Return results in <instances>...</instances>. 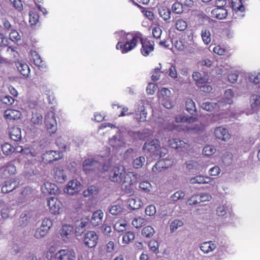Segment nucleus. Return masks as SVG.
I'll return each instance as SVG.
<instances>
[{
	"instance_id": "4c0bfd02",
	"label": "nucleus",
	"mask_w": 260,
	"mask_h": 260,
	"mask_svg": "<svg viewBox=\"0 0 260 260\" xmlns=\"http://www.w3.org/2000/svg\"><path fill=\"white\" fill-rule=\"evenodd\" d=\"M155 231L151 226H147L144 228L142 231V235L146 238H150L153 236Z\"/></svg>"
},
{
	"instance_id": "5701e85b",
	"label": "nucleus",
	"mask_w": 260,
	"mask_h": 260,
	"mask_svg": "<svg viewBox=\"0 0 260 260\" xmlns=\"http://www.w3.org/2000/svg\"><path fill=\"white\" fill-rule=\"evenodd\" d=\"M212 16L218 19H222L228 15L227 10L225 8H215L211 12Z\"/></svg>"
},
{
	"instance_id": "f704fd0d",
	"label": "nucleus",
	"mask_w": 260,
	"mask_h": 260,
	"mask_svg": "<svg viewBox=\"0 0 260 260\" xmlns=\"http://www.w3.org/2000/svg\"><path fill=\"white\" fill-rule=\"evenodd\" d=\"M225 98L223 99V101L220 102L221 104L223 103L231 105L233 103L232 100V98L234 96V93L232 89H229L225 90L224 93Z\"/></svg>"
},
{
	"instance_id": "f3484780",
	"label": "nucleus",
	"mask_w": 260,
	"mask_h": 260,
	"mask_svg": "<svg viewBox=\"0 0 260 260\" xmlns=\"http://www.w3.org/2000/svg\"><path fill=\"white\" fill-rule=\"evenodd\" d=\"M62 157L61 154L56 151H47L43 155L42 158L46 162H50L58 159Z\"/></svg>"
},
{
	"instance_id": "7c9ffc66",
	"label": "nucleus",
	"mask_w": 260,
	"mask_h": 260,
	"mask_svg": "<svg viewBox=\"0 0 260 260\" xmlns=\"http://www.w3.org/2000/svg\"><path fill=\"white\" fill-rule=\"evenodd\" d=\"M127 205L132 210L138 209L141 207V201L139 198H130L127 201Z\"/></svg>"
},
{
	"instance_id": "aec40b11",
	"label": "nucleus",
	"mask_w": 260,
	"mask_h": 260,
	"mask_svg": "<svg viewBox=\"0 0 260 260\" xmlns=\"http://www.w3.org/2000/svg\"><path fill=\"white\" fill-rule=\"evenodd\" d=\"M21 115L19 111L13 109H7L4 113V117L6 119L14 120L18 119Z\"/></svg>"
},
{
	"instance_id": "bf43d9fd",
	"label": "nucleus",
	"mask_w": 260,
	"mask_h": 260,
	"mask_svg": "<svg viewBox=\"0 0 260 260\" xmlns=\"http://www.w3.org/2000/svg\"><path fill=\"white\" fill-rule=\"evenodd\" d=\"M149 249L155 253H157L159 252L158 250V243L155 241L152 240L149 242Z\"/></svg>"
},
{
	"instance_id": "9b49d317",
	"label": "nucleus",
	"mask_w": 260,
	"mask_h": 260,
	"mask_svg": "<svg viewBox=\"0 0 260 260\" xmlns=\"http://www.w3.org/2000/svg\"><path fill=\"white\" fill-rule=\"evenodd\" d=\"M168 145L174 149H180L181 151H187L190 149V145L178 139H171L168 141Z\"/></svg>"
},
{
	"instance_id": "412c9836",
	"label": "nucleus",
	"mask_w": 260,
	"mask_h": 260,
	"mask_svg": "<svg viewBox=\"0 0 260 260\" xmlns=\"http://www.w3.org/2000/svg\"><path fill=\"white\" fill-rule=\"evenodd\" d=\"M158 13L160 17L166 22H169L171 19V12L166 7H160L158 8Z\"/></svg>"
},
{
	"instance_id": "0eeeda50",
	"label": "nucleus",
	"mask_w": 260,
	"mask_h": 260,
	"mask_svg": "<svg viewBox=\"0 0 260 260\" xmlns=\"http://www.w3.org/2000/svg\"><path fill=\"white\" fill-rule=\"evenodd\" d=\"M81 189V183L75 179L69 181L67 186L64 188L63 191L69 195H74L80 191Z\"/></svg>"
},
{
	"instance_id": "69168bd1",
	"label": "nucleus",
	"mask_w": 260,
	"mask_h": 260,
	"mask_svg": "<svg viewBox=\"0 0 260 260\" xmlns=\"http://www.w3.org/2000/svg\"><path fill=\"white\" fill-rule=\"evenodd\" d=\"M152 34L153 38L158 39L161 37L162 30L159 26H154L152 28Z\"/></svg>"
},
{
	"instance_id": "37998d69",
	"label": "nucleus",
	"mask_w": 260,
	"mask_h": 260,
	"mask_svg": "<svg viewBox=\"0 0 260 260\" xmlns=\"http://www.w3.org/2000/svg\"><path fill=\"white\" fill-rule=\"evenodd\" d=\"M175 26L177 30L179 31H183L186 28L187 24V22L185 20L182 19H179L176 20Z\"/></svg>"
},
{
	"instance_id": "1a4fd4ad",
	"label": "nucleus",
	"mask_w": 260,
	"mask_h": 260,
	"mask_svg": "<svg viewBox=\"0 0 260 260\" xmlns=\"http://www.w3.org/2000/svg\"><path fill=\"white\" fill-rule=\"evenodd\" d=\"M76 253L70 249H61L55 254V260H75Z\"/></svg>"
},
{
	"instance_id": "0e129e2a",
	"label": "nucleus",
	"mask_w": 260,
	"mask_h": 260,
	"mask_svg": "<svg viewBox=\"0 0 260 260\" xmlns=\"http://www.w3.org/2000/svg\"><path fill=\"white\" fill-rule=\"evenodd\" d=\"M97 192V188L95 186H91L87 189L83 191V196L85 197H88L90 196L95 194Z\"/></svg>"
},
{
	"instance_id": "a211bd4d",
	"label": "nucleus",
	"mask_w": 260,
	"mask_h": 260,
	"mask_svg": "<svg viewBox=\"0 0 260 260\" xmlns=\"http://www.w3.org/2000/svg\"><path fill=\"white\" fill-rule=\"evenodd\" d=\"M19 183L14 179H11L6 181L2 187V191L3 193H8L12 191L18 186Z\"/></svg>"
},
{
	"instance_id": "864d4df0",
	"label": "nucleus",
	"mask_w": 260,
	"mask_h": 260,
	"mask_svg": "<svg viewBox=\"0 0 260 260\" xmlns=\"http://www.w3.org/2000/svg\"><path fill=\"white\" fill-rule=\"evenodd\" d=\"M183 225V223L181 220L176 219L173 220L170 226V231L171 232H173L176 230L179 227H181Z\"/></svg>"
},
{
	"instance_id": "338daca9",
	"label": "nucleus",
	"mask_w": 260,
	"mask_h": 260,
	"mask_svg": "<svg viewBox=\"0 0 260 260\" xmlns=\"http://www.w3.org/2000/svg\"><path fill=\"white\" fill-rule=\"evenodd\" d=\"M157 84L153 83H149L147 87L146 91L149 94H153L157 89Z\"/></svg>"
},
{
	"instance_id": "e2e57ef3",
	"label": "nucleus",
	"mask_w": 260,
	"mask_h": 260,
	"mask_svg": "<svg viewBox=\"0 0 260 260\" xmlns=\"http://www.w3.org/2000/svg\"><path fill=\"white\" fill-rule=\"evenodd\" d=\"M106 117L105 113L103 112H95L92 119L96 122H100L105 120Z\"/></svg>"
},
{
	"instance_id": "a19ab883",
	"label": "nucleus",
	"mask_w": 260,
	"mask_h": 260,
	"mask_svg": "<svg viewBox=\"0 0 260 260\" xmlns=\"http://www.w3.org/2000/svg\"><path fill=\"white\" fill-rule=\"evenodd\" d=\"M139 187L142 191L146 193H148L151 191L152 189V185L149 182L147 181H144L140 183Z\"/></svg>"
},
{
	"instance_id": "8fccbe9b",
	"label": "nucleus",
	"mask_w": 260,
	"mask_h": 260,
	"mask_svg": "<svg viewBox=\"0 0 260 260\" xmlns=\"http://www.w3.org/2000/svg\"><path fill=\"white\" fill-rule=\"evenodd\" d=\"M145 161L144 156H140L135 159L133 161V166L136 169H139L142 167Z\"/></svg>"
},
{
	"instance_id": "dca6fc26",
	"label": "nucleus",
	"mask_w": 260,
	"mask_h": 260,
	"mask_svg": "<svg viewBox=\"0 0 260 260\" xmlns=\"http://www.w3.org/2000/svg\"><path fill=\"white\" fill-rule=\"evenodd\" d=\"M58 187L54 183L45 182L41 186V190L45 194H55L58 191Z\"/></svg>"
},
{
	"instance_id": "2eb2a0df",
	"label": "nucleus",
	"mask_w": 260,
	"mask_h": 260,
	"mask_svg": "<svg viewBox=\"0 0 260 260\" xmlns=\"http://www.w3.org/2000/svg\"><path fill=\"white\" fill-rule=\"evenodd\" d=\"M214 133L216 138L222 141L228 140L231 137L228 129L221 126L215 128Z\"/></svg>"
},
{
	"instance_id": "ea45409f",
	"label": "nucleus",
	"mask_w": 260,
	"mask_h": 260,
	"mask_svg": "<svg viewBox=\"0 0 260 260\" xmlns=\"http://www.w3.org/2000/svg\"><path fill=\"white\" fill-rule=\"evenodd\" d=\"M48 233V232L47 230L40 226L36 229L34 233V237L38 239H42L45 237Z\"/></svg>"
},
{
	"instance_id": "de8ad7c7",
	"label": "nucleus",
	"mask_w": 260,
	"mask_h": 260,
	"mask_svg": "<svg viewBox=\"0 0 260 260\" xmlns=\"http://www.w3.org/2000/svg\"><path fill=\"white\" fill-rule=\"evenodd\" d=\"M216 152V149L213 146L207 145L203 150V153L206 156H211Z\"/></svg>"
},
{
	"instance_id": "f8f14e48",
	"label": "nucleus",
	"mask_w": 260,
	"mask_h": 260,
	"mask_svg": "<svg viewBox=\"0 0 260 260\" xmlns=\"http://www.w3.org/2000/svg\"><path fill=\"white\" fill-rule=\"evenodd\" d=\"M89 224V219L87 218H82L75 222L74 232L76 236H81L85 231L86 227Z\"/></svg>"
},
{
	"instance_id": "4468645a",
	"label": "nucleus",
	"mask_w": 260,
	"mask_h": 260,
	"mask_svg": "<svg viewBox=\"0 0 260 260\" xmlns=\"http://www.w3.org/2000/svg\"><path fill=\"white\" fill-rule=\"evenodd\" d=\"M173 160L170 158H165L159 160L152 167V171H160L162 169H167L173 164Z\"/></svg>"
},
{
	"instance_id": "c756f323",
	"label": "nucleus",
	"mask_w": 260,
	"mask_h": 260,
	"mask_svg": "<svg viewBox=\"0 0 260 260\" xmlns=\"http://www.w3.org/2000/svg\"><path fill=\"white\" fill-rule=\"evenodd\" d=\"M232 7L236 12H243L245 11L242 0H232Z\"/></svg>"
},
{
	"instance_id": "c03bdc74",
	"label": "nucleus",
	"mask_w": 260,
	"mask_h": 260,
	"mask_svg": "<svg viewBox=\"0 0 260 260\" xmlns=\"http://www.w3.org/2000/svg\"><path fill=\"white\" fill-rule=\"evenodd\" d=\"M251 106L253 109H258L260 108V96L253 95L251 101Z\"/></svg>"
},
{
	"instance_id": "58836bf2",
	"label": "nucleus",
	"mask_w": 260,
	"mask_h": 260,
	"mask_svg": "<svg viewBox=\"0 0 260 260\" xmlns=\"http://www.w3.org/2000/svg\"><path fill=\"white\" fill-rule=\"evenodd\" d=\"M209 196H204V194H201L200 196L196 195L193 196L191 197L190 200L192 202L193 204H198L201 202L206 201L209 198Z\"/></svg>"
},
{
	"instance_id": "ddd939ff",
	"label": "nucleus",
	"mask_w": 260,
	"mask_h": 260,
	"mask_svg": "<svg viewBox=\"0 0 260 260\" xmlns=\"http://www.w3.org/2000/svg\"><path fill=\"white\" fill-rule=\"evenodd\" d=\"M98 239L96 234L93 231H89L84 236V244L89 248L95 247Z\"/></svg>"
},
{
	"instance_id": "e433bc0d",
	"label": "nucleus",
	"mask_w": 260,
	"mask_h": 260,
	"mask_svg": "<svg viewBox=\"0 0 260 260\" xmlns=\"http://www.w3.org/2000/svg\"><path fill=\"white\" fill-rule=\"evenodd\" d=\"M31 60L33 61L34 64L37 66H41L42 60L36 51H31L30 52Z\"/></svg>"
},
{
	"instance_id": "680f3d73",
	"label": "nucleus",
	"mask_w": 260,
	"mask_h": 260,
	"mask_svg": "<svg viewBox=\"0 0 260 260\" xmlns=\"http://www.w3.org/2000/svg\"><path fill=\"white\" fill-rule=\"evenodd\" d=\"M10 39L13 42H16L20 40L21 36L15 29H11V31L9 35Z\"/></svg>"
},
{
	"instance_id": "39448f33",
	"label": "nucleus",
	"mask_w": 260,
	"mask_h": 260,
	"mask_svg": "<svg viewBox=\"0 0 260 260\" xmlns=\"http://www.w3.org/2000/svg\"><path fill=\"white\" fill-rule=\"evenodd\" d=\"M100 163L95 159L93 158H87L83 162V169L86 174H90V172L97 170H101L103 171H107L109 169V166L107 165L100 168Z\"/></svg>"
},
{
	"instance_id": "6e6d98bb",
	"label": "nucleus",
	"mask_w": 260,
	"mask_h": 260,
	"mask_svg": "<svg viewBox=\"0 0 260 260\" xmlns=\"http://www.w3.org/2000/svg\"><path fill=\"white\" fill-rule=\"evenodd\" d=\"M141 11L144 15L150 21L153 22L154 21L155 15L152 11L143 8Z\"/></svg>"
},
{
	"instance_id": "72a5a7b5",
	"label": "nucleus",
	"mask_w": 260,
	"mask_h": 260,
	"mask_svg": "<svg viewBox=\"0 0 260 260\" xmlns=\"http://www.w3.org/2000/svg\"><path fill=\"white\" fill-rule=\"evenodd\" d=\"M127 226V223L125 220H119L115 223V230L118 232H122L126 230Z\"/></svg>"
},
{
	"instance_id": "423d86ee",
	"label": "nucleus",
	"mask_w": 260,
	"mask_h": 260,
	"mask_svg": "<svg viewBox=\"0 0 260 260\" xmlns=\"http://www.w3.org/2000/svg\"><path fill=\"white\" fill-rule=\"evenodd\" d=\"M74 234V226L71 224L63 225L59 231L61 239L66 243L73 239Z\"/></svg>"
},
{
	"instance_id": "473e14b6",
	"label": "nucleus",
	"mask_w": 260,
	"mask_h": 260,
	"mask_svg": "<svg viewBox=\"0 0 260 260\" xmlns=\"http://www.w3.org/2000/svg\"><path fill=\"white\" fill-rule=\"evenodd\" d=\"M186 110L190 114H193L196 112L195 103L191 99H187L185 102Z\"/></svg>"
},
{
	"instance_id": "393cba45",
	"label": "nucleus",
	"mask_w": 260,
	"mask_h": 260,
	"mask_svg": "<svg viewBox=\"0 0 260 260\" xmlns=\"http://www.w3.org/2000/svg\"><path fill=\"white\" fill-rule=\"evenodd\" d=\"M216 245L212 241H207L202 243L200 246V249L205 253H208L213 251L216 248Z\"/></svg>"
},
{
	"instance_id": "a18cd8bd",
	"label": "nucleus",
	"mask_w": 260,
	"mask_h": 260,
	"mask_svg": "<svg viewBox=\"0 0 260 260\" xmlns=\"http://www.w3.org/2000/svg\"><path fill=\"white\" fill-rule=\"evenodd\" d=\"M135 238V234L132 232H128L122 237V243L127 244Z\"/></svg>"
},
{
	"instance_id": "5fc2aeb1",
	"label": "nucleus",
	"mask_w": 260,
	"mask_h": 260,
	"mask_svg": "<svg viewBox=\"0 0 260 260\" xmlns=\"http://www.w3.org/2000/svg\"><path fill=\"white\" fill-rule=\"evenodd\" d=\"M53 224L52 221L49 218H45L42 222L41 227L49 232Z\"/></svg>"
},
{
	"instance_id": "6e6552de",
	"label": "nucleus",
	"mask_w": 260,
	"mask_h": 260,
	"mask_svg": "<svg viewBox=\"0 0 260 260\" xmlns=\"http://www.w3.org/2000/svg\"><path fill=\"white\" fill-rule=\"evenodd\" d=\"M46 128L50 133H54L57 129V122L55 113L53 111L48 112L45 117Z\"/></svg>"
},
{
	"instance_id": "052dcab7",
	"label": "nucleus",
	"mask_w": 260,
	"mask_h": 260,
	"mask_svg": "<svg viewBox=\"0 0 260 260\" xmlns=\"http://www.w3.org/2000/svg\"><path fill=\"white\" fill-rule=\"evenodd\" d=\"M23 154L31 156H36L38 154V152L31 147H25L23 149Z\"/></svg>"
},
{
	"instance_id": "09e8293b",
	"label": "nucleus",
	"mask_w": 260,
	"mask_h": 260,
	"mask_svg": "<svg viewBox=\"0 0 260 260\" xmlns=\"http://www.w3.org/2000/svg\"><path fill=\"white\" fill-rule=\"evenodd\" d=\"M145 219L141 217H136L132 221L133 225L137 229L140 228L144 223Z\"/></svg>"
},
{
	"instance_id": "4d7b16f0",
	"label": "nucleus",
	"mask_w": 260,
	"mask_h": 260,
	"mask_svg": "<svg viewBox=\"0 0 260 260\" xmlns=\"http://www.w3.org/2000/svg\"><path fill=\"white\" fill-rule=\"evenodd\" d=\"M40 90L42 93L45 94L48 96V100L49 101V102L51 103L50 102L51 98H52V99H53V96L50 94L51 91L50 88L47 85H43L40 87Z\"/></svg>"
},
{
	"instance_id": "4be33fe9",
	"label": "nucleus",
	"mask_w": 260,
	"mask_h": 260,
	"mask_svg": "<svg viewBox=\"0 0 260 260\" xmlns=\"http://www.w3.org/2000/svg\"><path fill=\"white\" fill-rule=\"evenodd\" d=\"M16 66L19 72L24 76L28 77L30 73V69L28 66L22 62L18 61L16 62Z\"/></svg>"
},
{
	"instance_id": "f257e3e1",
	"label": "nucleus",
	"mask_w": 260,
	"mask_h": 260,
	"mask_svg": "<svg viewBox=\"0 0 260 260\" xmlns=\"http://www.w3.org/2000/svg\"><path fill=\"white\" fill-rule=\"evenodd\" d=\"M115 34L121 37L122 41H119L116 48L123 54L126 53L135 49L138 42L141 44L140 51L144 56H148L154 49V43L149 40L140 31H134L126 34L123 30L116 31Z\"/></svg>"
},
{
	"instance_id": "7ed1b4c3",
	"label": "nucleus",
	"mask_w": 260,
	"mask_h": 260,
	"mask_svg": "<svg viewBox=\"0 0 260 260\" xmlns=\"http://www.w3.org/2000/svg\"><path fill=\"white\" fill-rule=\"evenodd\" d=\"M177 122H186V125L182 129L183 131L187 132H196L202 131L205 126L198 121L197 118L192 116L179 115L176 117Z\"/></svg>"
},
{
	"instance_id": "b1692460",
	"label": "nucleus",
	"mask_w": 260,
	"mask_h": 260,
	"mask_svg": "<svg viewBox=\"0 0 260 260\" xmlns=\"http://www.w3.org/2000/svg\"><path fill=\"white\" fill-rule=\"evenodd\" d=\"M103 217V212L102 210H99L95 211L93 213L91 219L92 224L94 226L100 224L102 221Z\"/></svg>"
},
{
	"instance_id": "603ef678",
	"label": "nucleus",
	"mask_w": 260,
	"mask_h": 260,
	"mask_svg": "<svg viewBox=\"0 0 260 260\" xmlns=\"http://www.w3.org/2000/svg\"><path fill=\"white\" fill-rule=\"evenodd\" d=\"M172 11L176 14H181L183 12V5L179 2H175L172 6Z\"/></svg>"
},
{
	"instance_id": "3c124183",
	"label": "nucleus",
	"mask_w": 260,
	"mask_h": 260,
	"mask_svg": "<svg viewBox=\"0 0 260 260\" xmlns=\"http://www.w3.org/2000/svg\"><path fill=\"white\" fill-rule=\"evenodd\" d=\"M249 79L250 82L258 84L260 82V72H254L251 73L249 76Z\"/></svg>"
},
{
	"instance_id": "79ce46f5",
	"label": "nucleus",
	"mask_w": 260,
	"mask_h": 260,
	"mask_svg": "<svg viewBox=\"0 0 260 260\" xmlns=\"http://www.w3.org/2000/svg\"><path fill=\"white\" fill-rule=\"evenodd\" d=\"M43 116L42 114L38 112H32L31 122L35 124H39L42 121Z\"/></svg>"
},
{
	"instance_id": "cd10ccee",
	"label": "nucleus",
	"mask_w": 260,
	"mask_h": 260,
	"mask_svg": "<svg viewBox=\"0 0 260 260\" xmlns=\"http://www.w3.org/2000/svg\"><path fill=\"white\" fill-rule=\"evenodd\" d=\"M4 174L6 177L15 174L16 172V167L12 162H8L3 168Z\"/></svg>"
},
{
	"instance_id": "bb28decb",
	"label": "nucleus",
	"mask_w": 260,
	"mask_h": 260,
	"mask_svg": "<svg viewBox=\"0 0 260 260\" xmlns=\"http://www.w3.org/2000/svg\"><path fill=\"white\" fill-rule=\"evenodd\" d=\"M221 104H222L219 101L218 103L206 102L202 104V107L203 109L207 111L212 112L215 110H218Z\"/></svg>"
},
{
	"instance_id": "f03ea898",
	"label": "nucleus",
	"mask_w": 260,
	"mask_h": 260,
	"mask_svg": "<svg viewBox=\"0 0 260 260\" xmlns=\"http://www.w3.org/2000/svg\"><path fill=\"white\" fill-rule=\"evenodd\" d=\"M115 181L119 183H127L129 187H127L125 185V191L129 194H132L134 192V185L136 183L137 174L133 172L129 173L125 175V169L123 166L115 167Z\"/></svg>"
},
{
	"instance_id": "2f4dec72",
	"label": "nucleus",
	"mask_w": 260,
	"mask_h": 260,
	"mask_svg": "<svg viewBox=\"0 0 260 260\" xmlns=\"http://www.w3.org/2000/svg\"><path fill=\"white\" fill-rule=\"evenodd\" d=\"M54 176L55 179L60 183L64 182L66 177L63 170L59 168H55L54 170Z\"/></svg>"
},
{
	"instance_id": "9d476101",
	"label": "nucleus",
	"mask_w": 260,
	"mask_h": 260,
	"mask_svg": "<svg viewBox=\"0 0 260 260\" xmlns=\"http://www.w3.org/2000/svg\"><path fill=\"white\" fill-rule=\"evenodd\" d=\"M47 205L52 214H59L62 211V204L56 198H49L47 200Z\"/></svg>"
},
{
	"instance_id": "49530a36",
	"label": "nucleus",
	"mask_w": 260,
	"mask_h": 260,
	"mask_svg": "<svg viewBox=\"0 0 260 260\" xmlns=\"http://www.w3.org/2000/svg\"><path fill=\"white\" fill-rule=\"evenodd\" d=\"M2 150L5 155H9L14 152V147L9 143H6L2 145Z\"/></svg>"
},
{
	"instance_id": "a878e982",
	"label": "nucleus",
	"mask_w": 260,
	"mask_h": 260,
	"mask_svg": "<svg viewBox=\"0 0 260 260\" xmlns=\"http://www.w3.org/2000/svg\"><path fill=\"white\" fill-rule=\"evenodd\" d=\"M10 137L14 141H19L21 138V132L20 128L13 127L10 129Z\"/></svg>"
},
{
	"instance_id": "6ab92c4d",
	"label": "nucleus",
	"mask_w": 260,
	"mask_h": 260,
	"mask_svg": "<svg viewBox=\"0 0 260 260\" xmlns=\"http://www.w3.org/2000/svg\"><path fill=\"white\" fill-rule=\"evenodd\" d=\"M213 179L208 176H197L191 178L189 180V182L191 184H207L211 182Z\"/></svg>"
},
{
	"instance_id": "13d9d810",
	"label": "nucleus",
	"mask_w": 260,
	"mask_h": 260,
	"mask_svg": "<svg viewBox=\"0 0 260 260\" xmlns=\"http://www.w3.org/2000/svg\"><path fill=\"white\" fill-rule=\"evenodd\" d=\"M0 100L3 103L7 105H11L14 102V98L10 95L2 96L0 98Z\"/></svg>"
},
{
	"instance_id": "774afa93",
	"label": "nucleus",
	"mask_w": 260,
	"mask_h": 260,
	"mask_svg": "<svg viewBox=\"0 0 260 260\" xmlns=\"http://www.w3.org/2000/svg\"><path fill=\"white\" fill-rule=\"evenodd\" d=\"M174 44V47L178 50H183L186 47L185 42L181 39L176 40Z\"/></svg>"
},
{
	"instance_id": "20e7f679",
	"label": "nucleus",
	"mask_w": 260,
	"mask_h": 260,
	"mask_svg": "<svg viewBox=\"0 0 260 260\" xmlns=\"http://www.w3.org/2000/svg\"><path fill=\"white\" fill-rule=\"evenodd\" d=\"M143 149L145 152L149 153L151 156L161 157L168 152L167 149L160 147V142L157 139L146 142Z\"/></svg>"
},
{
	"instance_id": "c9c22d12",
	"label": "nucleus",
	"mask_w": 260,
	"mask_h": 260,
	"mask_svg": "<svg viewBox=\"0 0 260 260\" xmlns=\"http://www.w3.org/2000/svg\"><path fill=\"white\" fill-rule=\"evenodd\" d=\"M201 37L204 43L208 44L211 42V34L209 29L203 28L201 31Z\"/></svg>"
},
{
	"instance_id": "c85d7f7f",
	"label": "nucleus",
	"mask_w": 260,
	"mask_h": 260,
	"mask_svg": "<svg viewBox=\"0 0 260 260\" xmlns=\"http://www.w3.org/2000/svg\"><path fill=\"white\" fill-rule=\"evenodd\" d=\"M192 78L197 86H200V84H205L208 81V79L205 77H202L200 73L196 72L192 74Z\"/></svg>"
}]
</instances>
